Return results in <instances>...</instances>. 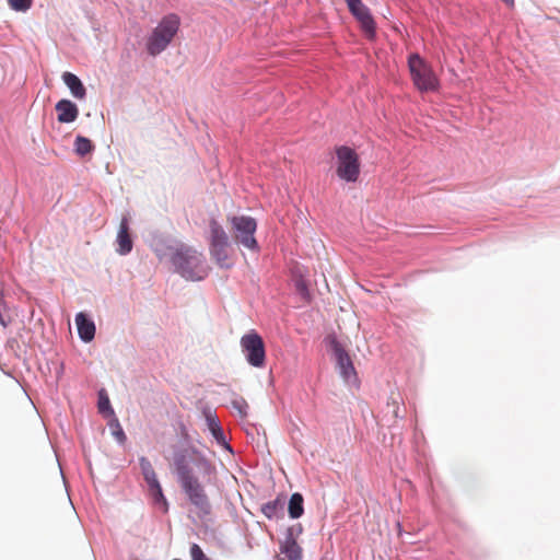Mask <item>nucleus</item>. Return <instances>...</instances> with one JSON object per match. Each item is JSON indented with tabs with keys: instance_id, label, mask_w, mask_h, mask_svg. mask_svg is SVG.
Listing matches in <instances>:
<instances>
[{
	"instance_id": "obj_19",
	"label": "nucleus",
	"mask_w": 560,
	"mask_h": 560,
	"mask_svg": "<svg viewBox=\"0 0 560 560\" xmlns=\"http://www.w3.org/2000/svg\"><path fill=\"white\" fill-rule=\"evenodd\" d=\"M282 509L283 503L279 499H276L264 504L261 508V512L266 517L271 520L278 517Z\"/></svg>"
},
{
	"instance_id": "obj_29",
	"label": "nucleus",
	"mask_w": 560,
	"mask_h": 560,
	"mask_svg": "<svg viewBox=\"0 0 560 560\" xmlns=\"http://www.w3.org/2000/svg\"><path fill=\"white\" fill-rule=\"evenodd\" d=\"M299 288H300L301 290H304V285H303V284H299Z\"/></svg>"
},
{
	"instance_id": "obj_18",
	"label": "nucleus",
	"mask_w": 560,
	"mask_h": 560,
	"mask_svg": "<svg viewBox=\"0 0 560 560\" xmlns=\"http://www.w3.org/2000/svg\"><path fill=\"white\" fill-rule=\"evenodd\" d=\"M139 464H140V468H141L143 478L148 485L158 481L156 474H155L150 460L147 457H144V456L140 457Z\"/></svg>"
},
{
	"instance_id": "obj_9",
	"label": "nucleus",
	"mask_w": 560,
	"mask_h": 560,
	"mask_svg": "<svg viewBox=\"0 0 560 560\" xmlns=\"http://www.w3.org/2000/svg\"><path fill=\"white\" fill-rule=\"evenodd\" d=\"M350 13L360 23L365 36L370 39L374 38L376 33V24L370 12V9L362 0H345Z\"/></svg>"
},
{
	"instance_id": "obj_25",
	"label": "nucleus",
	"mask_w": 560,
	"mask_h": 560,
	"mask_svg": "<svg viewBox=\"0 0 560 560\" xmlns=\"http://www.w3.org/2000/svg\"><path fill=\"white\" fill-rule=\"evenodd\" d=\"M190 557L191 560H211L205 555L200 546L197 544H192L190 546Z\"/></svg>"
},
{
	"instance_id": "obj_2",
	"label": "nucleus",
	"mask_w": 560,
	"mask_h": 560,
	"mask_svg": "<svg viewBox=\"0 0 560 560\" xmlns=\"http://www.w3.org/2000/svg\"><path fill=\"white\" fill-rule=\"evenodd\" d=\"M179 25L180 19L177 14L165 15L147 38L148 54L154 57L164 51L177 34Z\"/></svg>"
},
{
	"instance_id": "obj_4",
	"label": "nucleus",
	"mask_w": 560,
	"mask_h": 560,
	"mask_svg": "<svg viewBox=\"0 0 560 560\" xmlns=\"http://www.w3.org/2000/svg\"><path fill=\"white\" fill-rule=\"evenodd\" d=\"M230 232L233 241L248 250L258 252L259 245L255 237L257 222L249 215H230L228 217Z\"/></svg>"
},
{
	"instance_id": "obj_3",
	"label": "nucleus",
	"mask_w": 560,
	"mask_h": 560,
	"mask_svg": "<svg viewBox=\"0 0 560 560\" xmlns=\"http://www.w3.org/2000/svg\"><path fill=\"white\" fill-rule=\"evenodd\" d=\"M173 265L177 271L187 280H202L208 269L201 253L191 248H180L172 257Z\"/></svg>"
},
{
	"instance_id": "obj_5",
	"label": "nucleus",
	"mask_w": 560,
	"mask_h": 560,
	"mask_svg": "<svg viewBox=\"0 0 560 560\" xmlns=\"http://www.w3.org/2000/svg\"><path fill=\"white\" fill-rule=\"evenodd\" d=\"M209 252L221 268H231L230 240L223 226L214 219L209 222Z\"/></svg>"
},
{
	"instance_id": "obj_14",
	"label": "nucleus",
	"mask_w": 560,
	"mask_h": 560,
	"mask_svg": "<svg viewBox=\"0 0 560 560\" xmlns=\"http://www.w3.org/2000/svg\"><path fill=\"white\" fill-rule=\"evenodd\" d=\"M206 420H207L208 429L211 432L214 440L217 441V443L219 445L223 446L224 448L231 451V447H230L229 443L226 442L225 435L220 425L218 417L209 411L206 413Z\"/></svg>"
},
{
	"instance_id": "obj_16",
	"label": "nucleus",
	"mask_w": 560,
	"mask_h": 560,
	"mask_svg": "<svg viewBox=\"0 0 560 560\" xmlns=\"http://www.w3.org/2000/svg\"><path fill=\"white\" fill-rule=\"evenodd\" d=\"M62 80L75 98L83 100L85 97L86 90L81 80L75 74L71 72H65L62 74Z\"/></svg>"
},
{
	"instance_id": "obj_24",
	"label": "nucleus",
	"mask_w": 560,
	"mask_h": 560,
	"mask_svg": "<svg viewBox=\"0 0 560 560\" xmlns=\"http://www.w3.org/2000/svg\"><path fill=\"white\" fill-rule=\"evenodd\" d=\"M8 2L15 11H26L32 5V0H8Z\"/></svg>"
},
{
	"instance_id": "obj_11",
	"label": "nucleus",
	"mask_w": 560,
	"mask_h": 560,
	"mask_svg": "<svg viewBox=\"0 0 560 560\" xmlns=\"http://www.w3.org/2000/svg\"><path fill=\"white\" fill-rule=\"evenodd\" d=\"M334 353L342 377L346 381H350L351 377L355 375V370L350 355L341 345L336 341H334Z\"/></svg>"
},
{
	"instance_id": "obj_8",
	"label": "nucleus",
	"mask_w": 560,
	"mask_h": 560,
	"mask_svg": "<svg viewBox=\"0 0 560 560\" xmlns=\"http://www.w3.org/2000/svg\"><path fill=\"white\" fill-rule=\"evenodd\" d=\"M241 347L245 353L247 362L255 368H262L266 360L265 343L262 338L256 332L250 331L241 338Z\"/></svg>"
},
{
	"instance_id": "obj_6",
	"label": "nucleus",
	"mask_w": 560,
	"mask_h": 560,
	"mask_svg": "<svg viewBox=\"0 0 560 560\" xmlns=\"http://www.w3.org/2000/svg\"><path fill=\"white\" fill-rule=\"evenodd\" d=\"M408 67L416 88L421 92H433L439 88V80L432 68L418 55L408 58Z\"/></svg>"
},
{
	"instance_id": "obj_28",
	"label": "nucleus",
	"mask_w": 560,
	"mask_h": 560,
	"mask_svg": "<svg viewBox=\"0 0 560 560\" xmlns=\"http://www.w3.org/2000/svg\"><path fill=\"white\" fill-rule=\"evenodd\" d=\"M506 4L509 5H513L514 4V0H503Z\"/></svg>"
},
{
	"instance_id": "obj_22",
	"label": "nucleus",
	"mask_w": 560,
	"mask_h": 560,
	"mask_svg": "<svg viewBox=\"0 0 560 560\" xmlns=\"http://www.w3.org/2000/svg\"><path fill=\"white\" fill-rule=\"evenodd\" d=\"M98 411L103 415L106 412H109L110 415L114 413L113 409L110 408L109 399L104 390L100 392Z\"/></svg>"
},
{
	"instance_id": "obj_23",
	"label": "nucleus",
	"mask_w": 560,
	"mask_h": 560,
	"mask_svg": "<svg viewBox=\"0 0 560 560\" xmlns=\"http://www.w3.org/2000/svg\"><path fill=\"white\" fill-rule=\"evenodd\" d=\"M232 407L238 411L242 417L247 416L248 404L243 397H236L232 400Z\"/></svg>"
},
{
	"instance_id": "obj_27",
	"label": "nucleus",
	"mask_w": 560,
	"mask_h": 560,
	"mask_svg": "<svg viewBox=\"0 0 560 560\" xmlns=\"http://www.w3.org/2000/svg\"><path fill=\"white\" fill-rule=\"evenodd\" d=\"M3 308H4L3 294H2V291L0 290V323L4 325V320L2 317Z\"/></svg>"
},
{
	"instance_id": "obj_21",
	"label": "nucleus",
	"mask_w": 560,
	"mask_h": 560,
	"mask_svg": "<svg viewBox=\"0 0 560 560\" xmlns=\"http://www.w3.org/2000/svg\"><path fill=\"white\" fill-rule=\"evenodd\" d=\"M148 486H149V489H150V492H151V495H152L154 502H156V503L162 502L165 508V511H166L167 502H166L165 497L163 495V491H162L159 480L155 482L149 483Z\"/></svg>"
},
{
	"instance_id": "obj_1",
	"label": "nucleus",
	"mask_w": 560,
	"mask_h": 560,
	"mask_svg": "<svg viewBox=\"0 0 560 560\" xmlns=\"http://www.w3.org/2000/svg\"><path fill=\"white\" fill-rule=\"evenodd\" d=\"M177 480L189 503L199 517L211 513V503L205 490V483L215 477V466L195 447L174 455Z\"/></svg>"
},
{
	"instance_id": "obj_13",
	"label": "nucleus",
	"mask_w": 560,
	"mask_h": 560,
	"mask_svg": "<svg viewBox=\"0 0 560 560\" xmlns=\"http://www.w3.org/2000/svg\"><path fill=\"white\" fill-rule=\"evenodd\" d=\"M117 244H118V253L120 255H126L132 249V240L129 234V222L125 217L121 219L119 224V230L117 234Z\"/></svg>"
},
{
	"instance_id": "obj_15",
	"label": "nucleus",
	"mask_w": 560,
	"mask_h": 560,
	"mask_svg": "<svg viewBox=\"0 0 560 560\" xmlns=\"http://www.w3.org/2000/svg\"><path fill=\"white\" fill-rule=\"evenodd\" d=\"M75 324L80 338L89 342L95 336V325L92 320L88 319L83 313H78L75 316Z\"/></svg>"
},
{
	"instance_id": "obj_17",
	"label": "nucleus",
	"mask_w": 560,
	"mask_h": 560,
	"mask_svg": "<svg viewBox=\"0 0 560 560\" xmlns=\"http://www.w3.org/2000/svg\"><path fill=\"white\" fill-rule=\"evenodd\" d=\"M289 515L292 518H299L303 515V497L300 493H293L289 501Z\"/></svg>"
},
{
	"instance_id": "obj_26",
	"label": "nucleus",
	"mask_w": 560,
	"mask_h": 560,
	"mask_svg": "<svg viewBox=\"0 0 560 560\" xmlns=\"http://www.w3.org/2000/svg\"><path fill=\"white\" fill-rule=\"evenodd\" d=\"M110 427L113 429V435L116 438V440L119 443H124L126 441V434L119 422L115 420V423L110 424Z\"/></svg>"
},
{
	"instance_id": "obj_7",
	"label": "nucleus",
	"mask_w": 560,
	"mask_h": 560,
	"mask_svg": "<svg viewBox=\"0 0 560 560\" xmlns=\"http://www.w3.org/2000/svg\"><path fill=\"white\" fill-rule=\"evenodd\" d=\"M338 177L348 183H354L360 175V160L358 153L347 145L336 148Z\"/></svg>"
},
{
	"instance_id": "obj_10",
	"label": "nucleus",
	"mask_w": 560,
	"mask_h": 560,
	"mask_svg": "<svg viewBox=\"0 0 560 560\" xmlns=\"http://www.w3.org/2000/svg\"><path fill=\"white\" fill-rule=\"evenodd\" d=\"M302 532L301 525H294L287 529L285 537L280 541V553L288 560H301L303 550L296 539Z\"/></svg>"
},
{
	"instance_id": "obj_20",
	"label": "nucleus",
	"mask_w": 560,
	"mask_h": 560,
	"mask_svg": "<svg viewBox=\"0 0 560 560\" xmlns=\"http://www.w3.org/2000/svg\"><path fill=\"white\" fill-rule=\"evenodd\" d=\"M93 144L90 139L78 136L74 141V150L77 154L83 156L93 150Z\"/></svg>"
},
{
	"instance_id": "obj_12",
	"label": "nucleus",
	"mask_w": 560,
	"mask_h": 560,
	"mask_svg": "<svg viewBox=\"0 0 560 560\" xmlns=\"http://www.w3.org/2000/svg\"><path fill=\"white\" fill-rule=\"evenodd\" d=\"M55 108L58 114V121L61 124H69L78 118L79 109L77 105L69 100L59 101Z\"/></svg>"
}]
</instances>
